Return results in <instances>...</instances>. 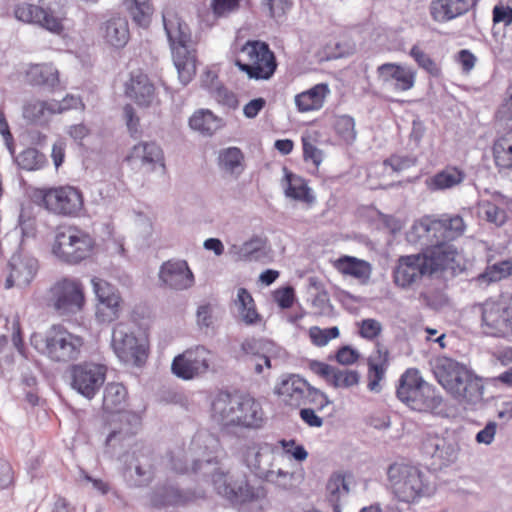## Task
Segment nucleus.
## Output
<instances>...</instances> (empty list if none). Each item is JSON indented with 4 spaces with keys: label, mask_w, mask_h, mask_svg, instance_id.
Returning a JSON list of instances; mask_svg holds the SVG:
<instances>
[{
    "label": "nucleus",
    "mask_w": 512,
    "mask_h": 512,
    "mask_svg": "<svg viewBox=\"0 0 512 512\" xmlns=\"http://www.w3.org/2000/svg\"><path fill=\"white\" fill-rule=\"evenodd\" d=\"M459 215L425 216L407 232V241L421 248L428 277H454L466 269V261L451 243L465 231Z\"/></svg>",
    "instance_id": "obj_1"
},
{
    "label": "nucleus",
    "mask_w": 512,
    "mask_h": 512,
    "mask_svg": "<svg viewBox=\"0 0 512 512\" xmlns=\"http://www.w3.org/2000/svg\"><path fill=\"white\" fill-rule=\"evenodd\" d=\"M204 451L192 462V471L204 478H210L217 493L234 504H244L264 499L266 491L262 486H252L247 482L232 486L228 482V472L223 468L218 456V440L207 435L204 438L199 436L194 442Z\"/></svg>",
    "instance_id": "obj_2"
},
{
    "label": "nucleus",
    "mask_w": 512,
    "mask_h": 512,
    "mask_svg": "<svg viewBox=\"0 0 512 512\" xmlns=\"http://www.w3.org/2000/svg\"><path fill=\"white\" fill-rule=\"evenodd\" d=\"M438 383L457 401L476 404L482 400V380L466 365L449 357H438L433 365Z\"/></svg>",
    "instance_id": "obj_3"
},
{
    "label": "nucleus",
    "mask_w": 512,
    "mask_h": 512,
    "mask_svg": "<svg viewBox=\"0 0 512 512\" xmlns=\"http://www.w3.org/2000/svg\"><path fill=\"white\" fill-rule=\"evenodd\" d=\"M212 418L223 426L260 428L264 421L261 404L250 395H233L220 391L212 401Z\"/></svg>",
    "instance_id": "obj_4"
},
{
    "label": "nucleus",
    "mask_w": 512,
    "mask_h": 512,
    "mask_svg": "<svg viewBox=\"0 0 512 512\" xmlns=\"http://www.w3.org/2000/svg\"><path fill=\"white\" fill-rule=\"evenodd\" d=\"M164 29L179 80L187 85L196 73V56L189 26L174 12L163 13Z\"/></svg>",
    "instance_id": "obj_5"
},
{
    "label": "nucleus",
    "mask_w": 512,
    "mask_h": 512,
    "mask_svg": "<svg viewBox=\"0 0 512 512\" xmlns=\"http://www.w3.org/2000/svg\"><path fill=\"white\" fill-rule=\"evenodd\" d=\"M397 398L411 410L438 414L443 398L436 387L423 379L418 369L409 368L400 377Z\"/></svg>",
    "instance_id": "obj_6"
},
{
    "label": "nucleus",
    "mask_w": 512,
    "mask_h": 512,
    "mask_svg": "<svg viewBox=\"0 0 512 512\" xmlns=\"http://www.w3.org/2000/svg\"><path fill=\"white\" fill-rule=\"evenodd\" d=\"M30 341L36 350L58 363L78 359L84 345L83 337L60 324L52 325L44 335L32 334Z\"/></svg>",
    "instance_id": "obj_7"
},
{
    "label": "nucleus",
    "mask_w": 512,
    "mask_h": 512,
    "mask_svg": "<svg viewBox=\"0 0 512 512\" xmlns=\"http://www.w3.org/2000/svg\"><path fill=\"white\" fill-rule=\"evenodd\" d=\"M429 472L407 463L395 462L387 469L389 485L399 501L410 503L434 492Z\"/></svg>",
    "instance_id": "obj_8"
},
{
    "label": "nucleus",
    "mask_w": 512,
    "mask_h": 512,
    "mask_svg": "<svg viewBox=\"0 0 512 512\" xmlns=\"http://www.w3.org/2000/svg\"><path fill=\"white\" fill-rule=\"evenodd\" d=\"M94 245L86 231L76 226H64L56 231L52 252L60 261L75 265L90 257Z\"/></svg>",
    "instance_id": "obj_9"
},
{
    "label": "nucleus",
    "mask_w": 512,
    "mask_h": 512,
    "mask_svg": "<svg viewBox=\"0 0 512 512\" xmlns=\"http://www.w3.org/2000/svg\"><path fill=\"white\" fill-rule=\"evenodd\" d=\"M241 54L245 60L237 59L235 64L249 78L268 80L273 76L277 68V62L274 53L266 42L248 41L242 47Z\"/></svg>",
    "instance_id": "obj_10"
},
{
    "label": "nucleus",
    "mask_w": 512,
    "mask_h": 512,
    "mask_svg": "<svg viewBox=\"0 0 512 512\" xmlns=\"http://www.w3.org/2000/svg\"><path fill=\"white\" fill-rule=\"evenodd\" d=\"M49 305L60 316L75 315L82 311L85 295L81 281L75 278L58 280L49 289Z\"/></svg>",
    "instance_id": "obj_11"
},
{
    "label": "nucleus",
    "mask_w": 512,
    "mask_h": 512,
    "mask_svg": "<svg viewBox=\"0 0 512 512\" xmlns=\"http://www.w3.org/2000/svg\"><path fill=\"white\" fill-rule=\"evenodd\" d=\"M484 332L496 337L512 335V296L487 300L481 305Z\"/></svg>",
    "instance_id": "obj_12"
},
{
    "label": "nucleus",
    "mask_w": 512,
    "mask_h": 512,
    "mask_svg": "<svg viewBox=\"0 0 512 512\" xmlns=\"http://www.w3.org/2000/svg\"><path fill=\"white\" fill-rule=\"evenodd\" d=\"M105 365L84 362L72 365L69 369L71 387L87 399H92L106 379Z\"/></svg>",
    "instance_id": "obj_13"
},
{
    "label": "nucleus",
    "mask_w": 512,
    "mask_h": 512,
    "mask_svg": "<svg viewBox=\"0 0 512 512\" xmlns=\"http://www.w3.org/2000/svg\"><path fill=\"white\" fill-rule=\"evenodd\" d=\"M212 353L204 346H196L177 355L171 364L172 373L182 380H192L206 374Z\"/></svg>",
    "instance_id": "obj_14"
},
{
    "label": "nucleus",
    "mask_w": 512,
    "mask_h": 512,
    "mask_svg": "<svg viewBox=\"0 0 512 512\" xmlns=\"http://www.w3.org/2000/svg\"><path fill=\"white\" fill-rule=\"evenodd\" d=\"M44 207L57 215L76 216L83 208L82 193L72 186L41 190Z\"/></svg>",
    "instance_id": "obj_15"
},
{
    "label": "nucleus",
    "mask_w": 512,
    "mask_h": 512,
    "mask_svg": "<svg viewBox=\"0 0 512 512\" xmlns=\"http://www.w3.org/2000/svg\"><path fill=\"white\" fill-rule=\"evenodd\" d=\"M91 285L98 301L96 308L97 320L102 323H110L117 320L123 308V299L119 290L99 277H93Z\"/></svg>",
    "instance_id": "obj_16"
},
{
    "label": "nucleus",
    "mask_w": 512,
    "mask_h": 512,
    "mask_svg": "<svg viewBox=\"0 0 512 512\" xmlns=\"http://www.w3.org/2000/svg\"><path fill=\"white\" fill-rule=\"evenodd\" d=\"M111 345L123 363L141 366L146 361L145 346L139 343L134 334L122 323L114 327Z\"/></svg>",
    "instance_id": "obj_17"
},
{
    "label": "nucleus",
    "mask_w": 512,
    "mask_h": 512,
    "mask_svg": "<svg viewBox=\"0 0 512 512\" xmlns=\"http://www.w3.org/2000/svg\"><path fill=\"white\" fill-rule=\"evenodd\" d=\"M422 450L434 459V463L447 467L458 459L460 446L454 433H427L422 441Z\"/></svg>",
    "instance_id": "obj_18"
},
{
    "label": "nucleus",
    "mask_w": 512,
    "mask_h": 512,
    "mask_svg": "<svg viewBox=\"0 0 512 512\" xmlns=\"http://www.w3.org/2000/svg\"><path fill=\"white\" fill-rule=\"evenodd\" d=\"M275 448L268 443H252L243 449L242 461L258 479L265 481L273 476Z\"/></svg>",
    "instance_id": "obj_19"
},
{
    "label": "nucleus",
    "mask_w": 512,
    "mask_h": 512,
    "mask_svg": "<svg viewBox=\"0 0 512 512\" xmlns=\"http://www.w3.org/2000/svg\"><path fill=\"white\" fill-rule=\"evenodd\" d=\"M423 277H428L425 258L422 253L401 256L393 271L394 282L401 288H409Z\"/></svg>",
    "instance_id": "obj_20"
},
{
    "label": "nucleus",
    "mask_w": 512,
    "mask_h": 512,
    "mask_svg": "<svg viewBox=\"0 0 512 512\" xmlns=\"http://www.w3.org/2000/svg\"><path fill=\"white\" fill-rule=\"evenodd\" d=\"M14 16L21 22L37 24L53 33H60L63 29L60 18L56 17L50 9L41 6L18 4L14 9Z\"/></svg>",
    "instance_id": "obj_21"
},
{
    "label": "nucleus",
    "mask_w": 512,
    "mask_h": 512,
    "mask_svg": "<svg viewBox=\"0 0 512 512\" xmlns=\"http://www.w3.org/2000/svg\"><path fill=\"white\" fill-rule=\"evenodd\" d=\"M160 281L174 290H185L194 283V275L184 260L164 262L159 271Z\"/></svg>",
    "instance_id": "obj_22"
},
{
    "label": "nucleus",
    "mask_w": 512,
    "mask_h": 512,
    "mask_svg": "<svg viewBox=\"0 0 512 512\" xmlns=\"http://www.w3.org/2000/svg\"><path fill=\"white\" fill-rule=\"evenodd\" d=\"M377 76L383 85L404 92L414 86L416 73L411 68L397 63H384L378 66Z\"/></svg>",
    "instance_id": "obj_23"
},
{
    "label": "nucleus",
    "mask_w": 512,
    "mask_h": 512,
    "mask_svg": "<svg viewBox=\"0 0 512 512\" xmlns=\"http://www.w3.org/2000/svg\"><path fill=\"white\" fill-rule=\"evenodd\" d=\"M476 3L477 0H431L429 13L433 21L444 24L465 15Z\"/></svg>",
    "instance_id": "obj_24"
},
{
    "label": "nucleus",
    "mask_w": 512,
    "mask_h": 512,
    "mask_svg": "<svg viewBox=\"0 0 512 512\" xmlns=\"http://www.w3.org/2000/svg\"><path fill=\"white\" fill-rule=\"evenodd\" d=\"M125 93L138 106L150 107L158 103L156 88L146 74L133 72L126 84Z\"/></svg>",
    "instance_id": "obj_25"
},
{
    "label": "nucleus",
    "mask_w": 512,
    "mask_h": 512,
    "mask_svg": "<svg viewBox=\"0 0 512 512\" xmlns=\"http://www.w3.org/2000/svg\"><path fill=\"white\" fill-rule=\"evenodd\" d=\"M310 384L299 375L291 374L283 378L275 392L283 398L286 404L300 407L307 405V394Z\"/></svg>",
    "instance_id": "obj_26"
},
{
    "label": "nucleus",
    "mask_w": 512,
    "mask_h": 512,
    "mask_svg": "<svg viewBox=\"0 0 512 512\" xmlns=\"http://www.w3.org/2000/svg\"><path fill=\"white\" fill-rule=\"evenodd\" d=\"M26 82L33 87L54 91L60 86L59 71L50 63L30 64L25 71Z\"/></svg>",
    "instance_id": "obj_27"
},
{
    "label": "nucleus",
    "mask_w": 512,
    "mask_h": 512,
    "mask_svg": "<svg viewBox=\"0 0 512 512\" xmlns=\"http://www.w3.org/2000/svg\"><path fill=\"white\" fill-rule=\"evenodd\" d=\"M55 114H61L57 100L42 101L33 99L25 102L22 109L23 118L29 123L37 125L46 124L50 117Z\"/></svg>",
    "instance_id": "obj_28"
},
{
    "label": "nucleus",
    "mask_w": 512,
    "mask_h": 512,
    "mask_svg": "<svg viewBox=\"0 0 512 512\" xmlns=\"http://www.w3.org/2000/svg\"><path fill=\"white\" fill-rule=\"evenodd\" d=\"M100 31L105 41L115 48L124 47L130 38L128 21L125 17L109 18L101 25Z\"/></svg>",
    "instance_id": "obj_29"
},
{
    "label": "nucleus",
    "mask_w": 512,
    "mask_h": 512,
    "mask_svg": "<svg viewBox=\"0 0 512 512\" xmlns=\"http://www.w3.org/2000/svg\"><path fill=\"white\" fill-rule=\"evenodd\" d=\"M389 363V352L379 343L376 351L368 358V389L379 392L380 381L383 380Z\"/></svg>",
    "instance_id": "obj_30"
},
{
    "label": "nucleus",
    "mask_w": 512,
    "mask_h": 512,
    "mask_svg": "<svg viewBox=\"0 0 512 512\" xmlns=\"http://www.w3.org/2000/svg\"><path fill=\"white\" fill-rule=\"evenodd\" d=\"M265 244L262 237L254 235L241 245L232 244L227 253L234 261H258L265 255Z\"/></svg>",
    "instance_id": "obj_31"
},
{
    "label": "nucleus",
    "mask_w": 512,
    "mask_h": 512,
    "mask_svg": "<svg viewBox=\"0 0 512 512\" xmlns=\"http://www.w3.org/2000/svg\"><path fill=\"white\" fill-rule=\"evenodd\" d=\"M9 267L18 280V287H26L37 274L38 261L29 255L14 254L9 261Z\"/></svg>",
    "instance_id": "obj_32"
},
{
    "label": "nucleus",
    "mask_w": 512,
    "mask_h": 512,
    "mask_svg": "<svg viewBox=\"0 0 512 512\" xmlns=\"http://www.w3.org/2000/svg\"><path fill=\"white\" fill-rule=\"evenodd\" d=\"M466 178V173L457 166H447L425 181L430 191H442L460 185Z\"/></svg>",
    "instance_id": "obj_33"
},
{
    "label": "nucleus",
    "mask_w": 512,
    "mask_h": 512,
    "mask_svg": "<svg viewBox=\"0 0 512 512\" xmlns=\"http://www.w3.org/2000/svg\"><path fill=\"white\" fill-rule=\"evenodd\" d=\"M187 497L172 484L156 486L150 494L151 505L155 508H166L183 505Z\"/></svg>",
    "instance_id": "obj_34"
},
{
    "label": "nucleus",
    "mask_w": 512,
    "mask_h": 512,
    "mask_svg": "<svg viewBox=\"0 0 512 512\" xmlns=\"http://www.w3.org/2000/svg\"><path fill=\"white\" fill-rule=\"evenodd\" d=\"M329 93L327 84L320 83L307 91L301 92L295 96V104L299 112H308L320 109L324 104V99Z\"/></svg>",
    "instance_id": "obj_35"
},
{
    "label": "nucleus",
    "mask_w": 512,
    "mask_h": 512,
    "mask_svg": "<svg viewBox=\"0 0 512 512\" xmlns=\"http://www.w3.org/2000/svg\"><path fill=\"white\" fill-rule=\"evenodd\" d=\"M189 126L192 130L202 135L211 136L224 126V121L210 110L200 109L195 111L190 117Z\"/></svg>",
    "instance_id": "obj_36"
},
{
    "label": "nucleus",
    "mask_w": 512,
    "mask_h": 512,
    "mask_svg": "<svg viewBox=\"0 0 512 512\" xmlns=\"http://www.w3.org/2000/svg\"><path fill=\"white\" fill-rule=\"evenodd\" d=\"M283 171L287 182L285 187L286 197L308 204L313 203L315 197L312 195L305 179L290 172L286 167L283 168Z\"/></svg>",
    "instance_id": "obj_37"
},
{
    "label": "nucleus",
    "mask_w": 512,
    "mask_h": 512,
    "mask_svg": "<svg viewBox=\"0 0 512 512\" xmlns=\"http://www.w3.org/2000/svg\"><path fill=\"white\" fill-rule=\"evenodd\" d=\"M339 272L344 275L352 276L362 282H366L372 272L370 263L352 256H343L335 263Z\"/></svg>",
    "instance_id": "obj_38"
},
{
    "label": "nucleus",
    "mask_w": 512,
    "mask_h": 512,
    "mask_svg": "<svg viewBox=\"0 0 512 512\" xmlns=\"http://www.w3.org/2000/svg\"><path fill=\"white\" fill-rule=\"evenodd\" d=\"M220 170L231 175L239 176L244 171V154L238 147H228L220 150L218 155Z\"/></svg>",
    "instance_id": "obj_39"
},
{
    "label": "nucleus",
    "mask_w": 512,
    "mask_h": 512,
    "mask_svg": "<svg viewBox=\"0 0 512 512\" xmlns=\"http://www.w3.org/2000/svg\"><path fill=\"white\" fill-rule=\"evenodd\" d=\"M127 398V390L120 383H108L103 394V408L107 412H120Z\"/></svg>",
    "instance_id": "obj_40"
},
{
    "label": "nucleus",
    "mask_w": 512,
    "mask_h": 512,
    "mask_svg": "<svg viewBox=\"0 0 512 512\" xmlns=\"http://www.w3.org/2000/svg\"><path fill=\"white\" fill-rule=\"evenodd\" d=\"M132 157L140 159L143 165H150L151 169H154L156 164L164 167L162 149L155 142H144L135 145L133 148Z\"/></svg>",
    "instance_id": "obj_41"
},
{
    "label": "nucleus",
    "mask_w": 512,
    "mask_h": 512,
    "mask_svg": "<svg viewBox=\"0 0 512 512\" xmlns=\"http://www.w3.org/2000/svg\"><path fill=\"white\" fill-rule=\"evenodd\" d=\"M270 342L263 339L247 338L241 343V352L248 357L249 361L259 358L263 360L267 368L271 367V361L267 353L269 351Z\"/></svg>",
    "instance_id": "obj_42"
},
{
    "label": "nucleus",
    "mask_w": 512,
    "mask_h": 512,
    "mask_svg": "<svg viewBox=\"0 0 512 512\" xmlns=\"http://www.w3.org/2000/svg\"><path fill=\"white\" fill-rule=\"evenodd\" d=\"M124 4L137 25L148 27L153 14L150 0H125Z\"/></svg>",
    "instance_id": "obj_43"
},
{
    "label": "nucleus",
    "mask_w": 512,
    "mask_h": 512,
    "mask_svg": "<svg viewBox=\"0 0 512 512\" xmlns=\"http://www.w3.org/2000/svg\"><path fill=\"white\" fill-rule=\"evenodd\" d=\"M19 168L27 171L42 169L46 163V156L36 148H26L17 156L12 155Z\"/></svg>",
    "instance_id": "obj_44"
},
{
    "label": "nucleus",
    "mask_w": 512,
    "mask_h": 512,
    "mask_svg": "<svg viewBox=\"0 0 512 512\" xmlns=\"http://www.w3.org/2000/svg\"><path fill=\"white\" fill-rule=\"evenodd\" d=\"M235 305L238 307L239 314L246 324L251 325L256 323L259 315L256 311L254 300L247 289H238Z\"/></svg>",
    "instance_id": "obj_45"
},
{
    "label": "nucleus",
    "mask_w": 512,
    "mask_h": 512,
    "mask_svg": "<svg viewBox=\"0 0 512 512\" xmlns=\"http://www.w3.org/2000/svg\"><path fill=\"white\" fill-rule=\"evenodd\" d=\"M326 489L331 503L339 502L344 496L349 493V486L345 480L344 475L335 473L329 478Z\"/></svg>",
    "instance_id": "obj_46"
},
{
    "label": "nucleus",
    "mask_w": 512,
    "mask_h": 512,
    "mask_svg": "<svg viewBox=\"0 0 512 512\" xmlns=\"http://www.w3.org/2000/svg\"><path fill=\"white\" fill-rule=\"evenodd\" d=\"M336 133L347 143L356 139L355 121L349 115L338 116L334 123Z\"/></svg>",
    "instance_id": "obj_47"
},
{
    "label": "nucleus",
    "mask_w": 512,
    "mask_h": 512,
    "mask_svg": "<svg viewBox=\"0 0 512 512\" xmlns=\"http://www.w3.org/2000/svg\"><path fill=\"white\" fill-rule=\"evenodd\" d=\"M359 380L360 375L357 371L336 368L330 384L335 388H350L357 385Z\"/></svg>",
    "instance_id": "obj_48"
},
{
    "label": "nucleus",
    "mask_w": 512,
    "mask_h": 512,
    "mask_svg": "<svg viewBox=\"0 0 512 512\" xmlns=\"http://www.w3.org/2000/svg\"><path fill=\"white\" fill-rule=\"evenodd\" d=\"M339 329L336 326L321 329L318 326H313L309 329V336L314 345L323 347L328 344L331 339L339 336Z\"/></svg>",
    "instance_id": "obj_49"
},
{
    "label": "nucleus",
    "mask_w": 512,
    "mask_h": 512,
    "mask_svg": "<svg viewBox=\"0 0 512 512\" xmlns=\"http://www.w3.org/2000/svg\"><path fill=\"white\" fill-rule=\"evenodd\" d=\"M409 55L415 60V62L419 65V67H421L428 73H430L432 75L438 74V68H437L436 63L418 45H414L411 48Z\"/></svg>",
    "instance_id": "obj_50"
},
{
    "label": "nucleus",
    "mask_w": 512,
    "mask_h": 512,
    "mask_svg": "<svg viewBox=\"0 0 512 512\" xmlns=\"http://www.w3.org/2000/svg\"><path fill=\"white\" fill-rule=\"evenodd\" d=\"M417 157L412 154H393L384 160L385 166H390L393 171L400 172L415 166Z\"/></svg>",
    "instance_id": "obj_51"
},
{
    "label": "nucleus",
    "mask_w": 512,
    "mask_h": 512,
    "mask_svg": "<svg viewBox=\"0 0 512 512\" xmlns=\"http://www.w3.org/2000/svg\"><path fill=\"white\" fill-rule=\"evenodd\" d=\"M265 482L271 483L282 490H290L295 486V475L278 468L273 470V476L266 479Z\"/></svg>",
    "instance_id": "obj_52"
},
{
    "label": "nucleus",
    "mask_w": 512,
    "mask_h": 512,
    "mask_svg": "<svg viewBox=\"0 0 512 512\" xmlns=\"http://www.w3.org/2000/svg\"><path fill=\"white\" fill-rule=\"evenodd\" d=\"M135 473L137 475V479L133 481L132 486H147L153 479V468L151 462L149 460L144 463L137 461V464L135 465Z\"/></svg>",
    "instance_id": "obj_53"
},
{
    "label": "nucleus",
    "mask_w": 512,
    "mask_h": 512,
    "mask_svg": "<svg viewBox=\"0 0 512 512\" xmlns=\"http://www.w3.org/2000/svg\"><path fill=\"white\" fill-rule=\"evenodd\" d=\"M492 152L495 166L498 168L499 172L512 169V155L508 154L505 149L501 147V143L494 142Z\"/></svg>",
    "instance_id": "obj_54"
},
{
    "label": "nucleus",
    "mask_w": 512,
    "mask_h": 512,
    "mask_svg": "<svg viewBox=\"0 0 512 512\" xmlns=\"http://www.w3.org/2000/svg\"><path fill=\"white\" fill-rule=\"evenodd\" d=\"M382 332V325L376 319H364L361 321L359 334L362 338L373 340Z\"/></svg>",
    "instance_id": "obj_55"
},
{
    "label": "nucleus",
    "mask_w": 512,
    "mask_h": 512,
    "mask_svg": "<svg viewBox=\"0 0 512 512\" xmlns=\"http://www.w3.org/2000/svg\"><path fill=\"white\" fill-rule=\"evenodd\" d=\"M262 4L269 10L271 18L282 17L290 8L289 0H261Z\"/></svg>",
    "instance_id": "obj_56"
},
{
    "label": "nucleus",
    "mask_w": 512,
    "mask_h": 512,
    "mask_svg": "<svg viewBox=\"0 0 512 512\" xmlns=\"http://www.w3.org/2000/svg\"><path fill=\"white\" fill-rule=\"evenodd\" d=\"M484 212L487 221L494 223L498 226L504 224L506 220L505 211L491 202H487L484 204Z\"/></svg>",
    "instance_id": "obj_57"
},
{
    "label": "nucleus",
    "mask_w": 512,
    "mask_h": 512,
    "mask_svg": "<svg viewBox=\"0 0 512 512\" xmlns=\"http://www.w3.org/2000/svg\"><path fill=\"white\" fill-rule=\"evenodd\" d=\"M303 156L305 161H311L315 166H319L323 160L322 151L314 144L303 139Z\"/></svg>",
    "instance_id": "obj_58"
},
{
    "label": "nucleus",
    "mask_w": 512,
    "mask_h": 512,
    "mask_svg": "<svg viewBox=\"0 0 512 512\" xmlns=\"http://www.w3.org/2000/svg\"><path fill=\"white\" fill-rule=\"evenodd\" d=\"M281 446L286 453H289L297 461H304L308 457V452L303 445H296L295 440H281Z\"/></svg>",
    "instance_id": "obj_59"
},
{
    "label": "nucleus",
    "mask_w": 512,
    "mask_h": 512,
    "mask_svg": "<svg viewBox=\"0 0 512 512\" xmlns=\"http://www.w3.org/2000/svg\"><path fill=\"white\" fill-rule=\"evenodd\" d=\"M496 431L497 423L489 421L485 427L476 434L475 440L479 444L490 445L494 441Z\"/></svg>",
    "instance_id": "obj_60"
},
{
    "label": "nucleus",
    "mask_w": 512,
    "mask_h": 512,
    "mask_svg": "<svg viewBox=\"0 0 512 512\" xmlns=\"http://www.w3.org/2000/svg\"><path fill=\"white\" fill-rule=\"evenodd\" d=\"M275 300L282 309H288L293 305L295 294L291 286L279 289L274 294Z\"/></svg>",
    "instance_id": "obj_61"
},
{
    "label": "nucleus",
    "mask_w": 512,
    "mask_h": 512,
    "mask_svg": "<svg viewBox=\"0 0 512 512\" xmlns=\"http://www.w3.org/2000/svg\"><path fill=\"white\" fill-rule=\"evenodd\" d=\"M123 116L129 132L135 136L139 132V118L136 116L134 107L126 104L123 108Z\"/></svg>",
    "instance_id": "obj_62"
},
{
    "label": "nucleus",
    "mask_w": 512,
    "mask_h": 512,
    "mask_svg": "<svg viewBox=\"0 0 512 512\" xmlns=\"http://www.w3.org/2000/svg\"><path fill=\"white\" fill-rule=\"evenodd\" d=\"M309 368L312 372L324 378L328 383H331L332 375H334L336 369V367L316 360L309 363Z\"/></svg>",
    "instance_id": "obj_63"
},
{
    "label": "nucleus",
    "mask_w": 512,
    "mask_h": 512,
    "mask_svg": "<svg viewBox=\"0 0 512 512\" xmlns=\"http://www.w3.org/2000/svg\"><path fill=\"white\" fill-rule=\"evenodd\" d=\"M498 117L512 129V88L509 90V97L498 110Z\"/></svg>",
    "instance_id": "obj_64"
}]
</instances>
